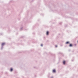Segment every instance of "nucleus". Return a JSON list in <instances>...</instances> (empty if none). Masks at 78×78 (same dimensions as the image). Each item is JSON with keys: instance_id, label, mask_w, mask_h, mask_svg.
Listing matches in <instances>:
<instances>
[{"instance_id": "0eeeda50", "label": "nucleus", "mask_w": 78, "mask_h": 78, "mask_svg": "<svg viewBox=\"0 0 78 78\" xmlns=\"http://www.w3.org/2000/svg\"><path fill=\"white\" fill-rule=\"evenodd\" d=\"M10 71H11V72H12V69H10Z\"/></svg>"}, {"instance_id": "39448f33", "label": "nucleus", "mask_w": 78, "mask_h": 78, "mask_svg": "<svg viewBox=\"0 0 78 78\" xmlns=\"http://www.w3.org/2000/svg\"><path fill=\"white\" fill-rule=\"evenodd\" d=\"M69 42H68H68H66V44H69Z\"/></svg>"}, {"instance_id": "f257e3e1", "label": "nucleus", "mask_w": 78, "mask_h": 78, "mask_svg": "<svg viewBox=\"0 0 78 78\" xmlns=\"http://www.w3.org/2000/svg\"><path fill=\"white\" fill-rule=\"evenodd\" d=\"M53 72L54 73H55V72H56V70H55V69L53 70Z\"/></svg>"}, {"instance_id": "20e7f679", "label": "nucleus", "mask_w": 78, "mask_h": 78, "mask_svg": "<svg viewBox=\"0 0 78 78\" xmlns=\"http://www.w3.org/2000/svg\"><path fill=\"white\" fill-rule=\"evenodd\" d=\"M69 47H72V44H70L69 45Z\"/></svg>"}, {"instance_id": "6e6552de", "label": "nucleus", "mask_w": 78, "mask_h": 78, "mask_svg": "<svg viewBox=\"0 0 78 78\" xmlns=\"http://www.w3.org/2000/svg\"><path fill=\"white\" fill-rule=\"evenodd\" d=\"M41 46H43V45L42 44H41Z\"/></svg>"}, {"instance_id": "7ed1b4c3", "label": "nucleus", "mask_w": 78, "mask_h": 78, "mask_svg": "<svg viewBox=\"0 0 78 78\" xmlns=\"http://www.w3.org/2000/svg\"><path fill=\"white\" fill-rule=\"evenodd\" d=\"M63 64H66V61H64L63 62Z\"/></svg>"}, {"instance_id": "1a4fd4ad", "label": "nucleus", "mask_w": 78, "mask_h": 78, "mask_svg": "<svg viewBox=\"0 0 78 78\" xmlns=\"http://www.w3.org/2000/svg\"><path fill=\"white\" fill-rule=\"evenodd\" d=\"M56 47H57V46H55Z\"/></svg>"}, {"instance_id": "f03ea898", "label": "nucleus", "mask_w": 78, "mask_h": 78, "mask_svg": "<svg viewBox=\"0 0 78 78\" xmlns=\"http://www.w3.org/2000/svg\"><path fill=\"white\" fill-rule=\"evenodd\" d=\"M48 33H49L48 31H47L46 32L47 35H48Z\"/></svg>"}, {"instance_id": "423d86ee", "label": "nucleus", "mask_w": 78, "mask_h": 78, "mask_svg": "<svg viewBox=\"0 0 78 78\" xmlns=\"http://www.w3.org/2000/svg\"><path fill=\"white\" fill-rule=\"evenodd\" d=\"M5 44V43H3L2 44V45H4V44Z\"/></svg>"}]
</instances>
